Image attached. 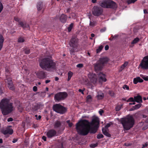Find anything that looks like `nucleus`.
I'll use <instances>...</instances> for the list:
<instances>
[{
    "label": "nucleus",
    "instance_id": "43",
    "mask_svg": "<svg viewBox=\"0 0 148 148\" xmlns=\"http://www.w3.org/2000/svg\"><path fill=\"white\" fill-rule=\"evenodd\" d=\"M74 48L72 49L71 50H70V53L71 55H73L74 52H75Z\"/></svg>",
    "mask_w": 148,
    "mask_h": 148
},
{
    "label": "nucleus",
    "instance_id": "56",
    "mask_svg": "<svg viewBox=\"0 0 148 148\" xmlns=\"http://www.w3.org/2000/svg\"><path fill=\"white\" fill-rule=\"evenodd\" d=\"M109 46H108V45H106V46H105V50H108L109 49Z\"/></svg>",
    "mask_w": 148,
    "mask_h": 148
},
{
    "label": "nucleus",
    "instance_id": "45",
    "mask_svg": "<svg viewBox=\"0 0 148 148\" xmlns=\"http://www.w3.org/2000/svg\"><path fill=\"white\" fill-rule=\"evenodd\" d=\"M119 37V35H116L114 36H112L111 37H112V38H113L114 40L116 39Z\"/></svg>",
    "mask_w": 148,
    "mask_h": 148
},
{
    "label": "nucleus",
    "instance_id": "17",
    "mask_svg": "<svg viewBox=\"0 0 148 148\" xmlns=\"http://www.w3.org/2000/svg\"><path fill=\"white\" fill-rule=\"evenodd\" d=\"M134 102H136L138 103H142L143 101L140 95L135 96L134 97Z\"/></svg>",
    "mask_w": 148,
    "mask_h": 148
},
{
    "label": "nucleus",
    "instance_id": "41",
    "mask_svg": "<svg viewBox=\"0 0 148 148\" xmlns=\"http://www.w3.org/2000/svg\"><path fill=\"white\" fill-rule=\"evenodd\" d=\"M83 66V64H79L77 65V67L79 68H82Z\"/></svg>",
    "mask_w": 148,
    "mask_h": 148
},
{
    "label": "nucleus",
    "instance_id": "34",
    "mask_svg": "<svg viewBox=\"0 0 148 148\" xmlns=\"http://www.w3.org/2000/svg\"><path fill=\"white\" fill-rule=\"evenodd\" d=\"M128 64V62H125L121 66V68L122 69H124V68L127 66Z\"/></svg>",
    "mask_w": 148,
    "mask_h": 148
},
{
    "label": "nucleus",
    "instance_id": "37",
    "mask_svg": "<svg viewBox=\"0 0 148 148\" xmlns=\"http://www.w3.org/2000/svg\"><path fill=\"white\" fill-rule=\"evenodd\" d=\"M104 136L102 134H99L97 136V138L98 139H99L101 138H103Z\"/></svg>",
    "mask_w": 148,
    "mask_h": 148
},
{
    "label": "nucleus",
    "instance_id": "28",
    "mask_svg": "<svg viewBox=\"0 0 148 148\" xmlns=\"http://www.w3.org/2000/svg\"><path fill=\"white\" fill-rule=\"evenodd\" d=\"M87 101L88 102H90L92 101V97L90 95H88L86 97Z\"/></svg>",
    "mask_w": 148,
    "mask_h": 148
},
{
    "label": "nucleus",
    "instance_id": "18",
    "mask_svg": "<svg viewBox=\"0 0 148 148\" xmlns=\"http://www.w3.org/2000/svg\"><path fill=\"white\" fill-rule=\"evenodd\" d=\"M67 16L66 15L62 14L60 16V21L62 23H65L66 21Z\"/></svg>",
    "mask_w": 148,
    "mask_h": 148
},
{
    "label": "nucleus",
    "instance_id": "15",
    "mask_svg": "<svg viewBox=\"0 0 148 148\" xmlns=\"http://www.w3.org/2000/svg\"><path fill=\"white\" fill-rule=\"evenodd\" d=\"M37 77L40 79H43L45 78L47 76V74L44 71H39L36 73Z\"/></svg>",
    "mask_w": 148,
    "mask_h": 148
},
{
    "label": "nucleus",
    "instance_id": "49",
    "mask_svg": "<svg viewBox=\"0 0 148 148\" xmlns=\"http://www.w3.org/2000/svg\"><path fill=\"white\" fill-rule=\"evenodd\" d=\"M142 78L145 81H148V77L144 76L142 77Z\"/></svg>",
    "mask_w": 148,
    "mask_h": 148
},
{
    "label": "nucleus",
    "instance_id": "29",
    "mask_svg": "<svg viewBox=\"0 0 148 148\" xmlns=\"http://www.w3.org/2000/svg\"><path fill=\"white\" fill-rule=\"evenodd\" d=\"M73 23H71L69 26L68 28V30L69 32H70L71 31L72 28L73 27Z\"/></svg>",
    "mask_w": 148,
    "mask_h": 148
},
{
    "label": "nucleus",
    "instance_id": "52",
    "mask_svg": "<svg viewBox=\"0 0 148 148\" xmlns=\"http://www.w3.org/2000/svg\"><path fill=\"white\" fill-rule=\"evenodd\" d=\"M148 145V143L147 142L145 144H143V147H142V148H144L145 147H146Z\"/></svg>",
    "mask_w": 148,
    "mask_h": 148
},
{
    "label": "nucleus",
    "instance_id": "60",
    "mask_svg": "<svg viewBox=\"0 0 148 148\" xmlns=\"http://www.w3.org/2000/svg\"><path fill=\"white\" fill-rule=\"evenodd\" d=\"M14 20H15V21H18V23H19V22H20L19 21V19L18 18H14Z\"/></svg>",
    "mask_w": 148,
    "mask_h": 148
},
{
    "label": "nucleus",
    "instance_id": "55",
    "mask_svg": "<svg viewBox=\"0 0 148 148\" xmlns=\"http://www.w3.org/2000/svg\"><path fill=\"white\" fill-rule=\"evenodd\" d=\"M147 127V125L145 126L142 128V130H145L148 128V127Z\"/></svg>",
    "mask_w": 148,
    "mask_h": 148
},
{
    "label": "nucleus",
    "instance_id": "23",
    "mask_svg": "<svg viewBox=\"0 0 148 148\" xmlns=\"http://www.w3.org/2000/svg\"><path fill=\"white\" fill-rule=\"evenodd\" d=\"M142 105L141 103L137 104L133 106L132 108H130L129 110V111H132L136 110H137L139 109L141 106Z\"/></svg>",
    "mask_w": 148,
    "mask_h": 148
},
{
    "label": "nucleus",
    "instance_id": "19",
    "mask_svg": "<svg viewBox=\"0 0 148 148\" xmlns=\"http://www.w3.org/2000/svg\"><path fill=\"white\" fill-rule=\"evenodd\" d=\"M61 125L62 123L60 121H56L54 123V127L56 129L59 128L61 127Z\"/></svg>",
    "mask_w": 148,
    "mask_h": 148
},
{
    "label": "nucleus",
    "instance_id": "42",
    "mask_svg": "<svg viewBox=\"0 0 148 148\" xmlns=\"http://www.w3.org/2000/svg\"><path fill=\"white\" fill-rule=\"evenodd\" d=\"M109 94L111 96H113L114 95V93L112 91H109Z\"/></svg>",
    "mask_w": 148,
    "mask_h": 148
},
{
    "label": "nucleus",
    "instance_id": "21",
    "mask_svg": "<svg viewBox=\"0 0 148 148\" xmlns=\"http://www.w3.org/2000/svg\"><path fill=\"white\" fill-rule=\"evenodd\" d=\"M143 81V80L139 77H138L136 78H134L133 80V82L135 84H136L138 82H142Z\"/></svg>",
    "mask_w": 148,
    "mask_h": 148
},
{
    "label": "nucleus",
    "instance_id": "8",
    "mask_svg": "<svg viewBox=\"0 0 148 148\" xmlns=\"http://www.w3.org/2000/svg\"><path fill=\"white\" fill-rule=\"evenodd\" d=\"M68 94L66 92H60L56 94L54 96V99L56 101H58L63 100L67 96Z\"/></svg>",
    "mask_w": 148,
    "mask_h": 148
},
{
    "label": "nucleus",
    "instance_id": "6",
    "mask_svg": "<svg viewBox=\"0 0 148 148\" xmlns=\"http://www.w3.org/2000/svg\"><path fill=\"white\" fill-rule=\"evenodd\" d=\"M99 5L101 7L105 8L114 9L117 7L116 3L112 0H103L100 1Z\"/></svg>",
    "mask_w": 148,
    "mask_h": 148
},
{
    "label": "nucleus",
    "instance_id": "7",
    "mask_svg": "<svg viewBox=\"0 0 148 148\" xmlns=\"http://www.w3.org/2000/svg\"><path fill=\"white\" fill-rule=\"evenodd\" d=\"M53 109L55 112L60 114H64L67 112L66 107L62 106L60 103L56 104L53 106Z\"/></svg>",
    "mask_w": 148,
    "mask_h": 148
},
{
    "label": "nucleus",
    "instance_id": "40",
    "mask_svg": "<svg viewBox=\"0 0 148 148\" xmlns=\"http://www.w3.org/2000/svg\"><path fill=\"white\" fill-rule=\"evenodd\" d=\"M39 109V107L38 105H35L33 108V110L35 111Z\"/></svg>",
    "mask_w": 148,
    "mask_h": 148
},
{
    "label": "nucleus",
    "instance_id": "1",
    "mask_svg": "<svg viewBox=\"0 0 148 148\" xmlns=\"http://www.w3.org/2000/svg\"><path fill=\"white\" fill-rule=\"evenodd\" d=\"M99 124V118L95 117L92 119L91 122L86 120L78 122L76 125V129L81 135H86L89 132L90 133L95 134L97 131Z\"/></svg>",
    "mask_w": 148,
    "mask_h": 148
},
{
    "label": "nucleus",
    "instance_id": "20",
    "mask_svg": "<svg viewBox=\"0 0 148 148\" xmlns=\"http://www.w3.org/2000/svg\"><path fill=\"white\" fill-rule=\"evenodd\" d=\"M43 5L41 1L38 2L37 4V8L38 11H39L43 8Z\"/></svg>",
    "mask_w": 148,
    "mask_h": 148
},
{
    "label": "nucleus",
    "instance_id": "24",
    "mask_svg": "<svg viewBox=\"0 0 148 148\" xmlns=\"http://www.w3.org/2000/svg\"><path fill=\"white\" fill-rule=\"evenodd\" d=\"M102 130L103 133L104 135L108 136V137H110L111 135L107 132V130L106 129H105L104 128H103L102 129Z\"/></svg>",
    "mask_w": 148,
    "mask_h": 148
},
{
    "label": "nucleus",
    "instance_id": "44",
    "mask_svg": "<svg viewBox=\"0 0 148 148\" xmlns=\"http://www.w3.org/2000/svg\"><path fill=\"white\" fill-rule=\"evenodd\" d=\"M91 81L92 82H93L94 83H95L97 82V79L95 78H94L93 79H92L91 80Z\"/></svg>",
    "mask_w": 148,
    "mask_h": 148
},
{
    "label": "nucleus",
    "instance_id": "3",
    "mask_svg": "<svg viewBox=\"0 0 148 148\" xmlns=\"http://www.w3.org/2000/svg\"><path fill=\"white\" fill-rule=\"evenodd\" d=\"M0 108L3 115H7L15 110L13 103L10 101V99L5 98L2 99L0 102Z\"/></svg>",
    "mask_w": 148,
    "mask_h": 148
},
{
    "label": "nucleus",
    "instance_id": "16",
    "mask_svg": "<svg viewBox=\"0 0 148 148\" xmlns=\"http://www.w3.org/2000/svg\"><path fill=\"white\" fill-rule=\"evenodd\" d=\"M99 80L100 82L103 81L106 82V79L105 78V75L103 74L101 72H100L98 74Z\"/></svg>",
    "mask_w": 148,
    "mask_h": 148
},
{
    "label": "nucleus",
    "instance_id": "14",
    "mask_svg": "<svg viewBox=\"0 0 148 148\" xmlns=\"http://www.w3.org/2000/svg\"><path fill=\"white\" fill-rule=\"evenodd\" d=\"M1 131L2 133L5 135L7 134L11 135L13 132V130L9 127H7L5 128H2L1 129Z\"/></svg>",
    "mask_w": 148,
    "mask_h": 148
},
{
    "label": "nucleus",
    "instance_id": "10",
    "mask_svg": "<svg viewBox=\"0 0 148 148\" xmlns=\"http://www.w3.org/2000/svg\"><path fill=\"white\" fill-rule=\"evenodd\" d=\"M103 12V10L101 8L96 6L93 8L92 13L94 16H99L102 14Z\"/></svg>",
    "mask_w": 148,
    "mask_h": 148
},
{
    "label": "nucleus",
    "instance_id": "47",
    "mask_svg": "<svg viewBox=\"0 0 148 148\" xmlns=\"http://www.w3.org/2000/svg\"><path fill=\"white\" fill-rule=\"evenodd\" d=\"M89 25L90 26H93L94 25V22H92L90 21V22Z\"/></svg>",
    "mask_w": 148,
    "mask_h": 148
},
{
    "label": "nucleus",
    "instance_id": "59",
    "mask_svg": "<svg viewBox=\"0 0 148 148\" xmlns=\"http://www.w3.org/2000/svg\"><path fill=\"white\" fill-rule=\"evenodd\" d=\"M17 139H14L12 141V142L13 143H16V142H17Z\"/></svg>",
    "mask_w": 148,
    "mask_h": 148
},
{
    "label": "nucleus",
    "instance_id": "22",
    "mask_svg": "<svg viewBox=\"0 0 148 148\" xmlns=\"http://www.w3.org/2000/svg\"><path fill=\"white\" fill-rule=\"evenodd\" d=\"M19 24L23 28H28L29 27V25L25 22H19Z\"/></svg>",
    "mask_w": 148,
    "mask_h": 148
},
{
    "label": "nucleus",
    "instance_id": "32",
    "mask_svg": "<svg viewBox=\"0 0 148 148\" xmlns=\"http://www.w3.org/2000/svg\"><path fill=\"white\" fill-rule=\"evenodd\" d=\"M18 41L19 42H23L25 41V40L23 37H20L18 38Z\"/></svg>",
    "mask_w": 148,
    "mask_h": 148
},
{
    "label": "nucleus",
    "instance_id": "50",
    "mask_svg": "<svg viewBox=\"0 0 148 148\" xmlns=\"http://www.w3.org/2000/svg\"><path fill=\"white\" fill-rule=\"evenodd\" d=\"M111 125V124L110 123H108L107 125L105 126V127L106 129L108 127H110Z\"/></svg>",
    "mask_w": 148,
    "mask_h": 148
},
{
    "label": "nucleus",
    "instance_id": "30",
    "mask_svg": "<svg viewBox=\"0 0 148 148\" xmlns=\"http://www.w3.org/2000/svg\"><path fill=\"white\" fill-rule=\"evenodd\" d=\"M24 51L25 53L26 54H28L30 53V49L27 48H25Z\"/></svg>",
    "mask_w": 148,
    "mask_h": 148
},
{
    "label": "nucleus",
    "instance_id": "58",
    "mask_svg": "<svg viewBox=\"0 0 148 148\" xmlns=\"http://www.w3.org/2000/svg\"><path fill=\"white\" fill-rule=\"evenodd\" d=\"M106 30V28H104L103 29H102L100 30V32H104Z\"/></svg>",
    "mask_w": 148,
    "mask_h": 148
},
{
    "label": "nucleus",
    "instance_id": "35",
    "mask_svg": "<svg viewBox=\"0 0 148 148\" xmlns=\"http://www.w3.org/2000/svg\"><path fill=\"white\" fill-rule=\"evenodd\" d=\"M97 97L99 99H101L103 97L104 95L103 93H102L101 95H98Z\"/></svg>",
    "mask_w": 148,
    "mask_h": 148
},
{
    "label": "nucleus",
    "instance_id": "11",
    "mask_svg": "<svg viewBox=\"0 0 148 148\" xmlns=\"http://www.w3.org/2000/svg\"><path fill=\"white\" fill-rule=\"evenodd\" d=\"M78 39L77 38H73L70 41L69 45L73 48H76L78 47Z\"/></svg>",
    "mask_w": 148,
    "mask_h": 148
},
{
    "label": "nucleus",
    "instance_id": "64",
    "mask_svg": "<svg viewBox=\"0 0 148 148\" xmlns=\"http://www.w3.org/2000/svg\"><path fill=\"white\" fill-rule=\"evenodd\" d=\"M97 0H92V2L93 3H96Z\"/></svg>",
    "mask_w": 148,
    "mask_h": 148
},
{
    "label": "nucleus",
    "instance_id": "63",
    "mask_svg": "<svg viewBox=\"0 0 148 148\" xmlns=\"http://www.w3.org/2000/svg\"><path fill=\"white\" fill-rule=\"evenodd\" d=\"M41 116L40 115H39L38 117H37L36 119L37 120H39L41 118Z\"/></svg>",
    "mask_w": 148,
    "mask_h": 148
},
{
    "label": "nucleus",
    "instance_id": "36",
    "mask_svg": "<svg viewBox=\"0 0 148 148\" xmlns=\"http://www.w3.org/2000/svg\"><path fill=\"white\" fill-rule=\"evenodd\" d=\"M127 102H134V98L131 97L130 98L127 100Z\"/></svg>",
    "mask_w": 148,
    "mask_h": 148
},
{
    "label": "nucleus",
    "instance_id": "46",
    "mask_svg": "<svg viewBox=\"0 0 148 148\" xmlns=\"http://www.w3.org/2000/svg\"><path fill=\"white\" fill-rule=\"evenodd\" d=\"M13 120V119L12 117H10L7 119V121L8 122L12 121Z\"/></svg>",
    "mask_w": 148,
    "mask_h": 148
},
{
    "label": "nucleus",
    "instance_id": "26",
    "mask_svg": "<svg viewBox=\"0 0 148 148\" xmlns=\"http://www.w3.org/2000/svg\"><path fill=\"white\" fill-rule=\"evenodd\" d=\"M68 78L67 79V80L69 81L71 79V77L73 75V73L71 72V71H69L68 73Z\"/></svg>",
    "mask_w": 148,
    "mask_h": 148
},
{
    "label": "nucleus",
    "instance_id": "61",
    "mask_svg": "<svg viewBox=\"0 0 148 148\" xmlns=\"http://www.w3.org/2000/svg\"><path fill=\"white\" fill-rule=\"evenodd\" d=\"M69 127H71L73 125V123H69Z\"/></svg>",
    "mask_w": 148,
    "mask_h": 148
},
{
    "label": "nucleus",
    "instance_id": "54",
    "mask_svg": "<svg viewBox=\"0 0 148 148\" xmlns=\"http://www.w3.org/2000/svg\"><path fill=\"white\" fill-rule=\"evenodd\" d=\"M57 148H64L62 143H60L59 147H58Z\"/></svg>",
    "mask_w": 148,
    "mask_h": 148
},
{
    "label": "nucleus",
    "instance_id": "13",
    "mask_svg": "<svg viewBox=\"0 0 148 148\" xmlns=\"http://www.w3.org/2000/svg\"><path fill=\"white\" fill-rule=\"evenodd\" d=\"M5 82L7 83L8 87L10 90H14V88L11 78H8L6 79Z\"/></svg>",
    "mask_w": 148,
    "mask_h": 148
},
{
    "label": "nucleus",
    "instance_id": "62",
    "mask_svg": "<svg viewBox=\"0 0 148 148\" xmlns=\"http://www.w3.org/2000/svg\"><path fill=\"white\" fill-rule=\"evenodd\" d=\"M50 82V80H47L45 81V83L46 84L49 83Z\"/></svg>",
    "mask_w": 148,
    "mask_h": 148
},
{
    "label": "nucleus",
    "instance_id": "27",
    "mask_svg": "<svg viewBox=\"0 0 148 148\" xmlns=\"http://www.w3.org/2000/svg\"><path fill=\"white\" fill-rule=\"evenodd\" d=\"M139 40V39L138 38H135L132 42L131 44H134L137 43Z\"/></svg>",
    "mask_w": 148,
    "mask_h": 148
},
{
    "label": "nucleus",
    "instance_id": "2",
    "mask_svg": "<svg viewBox=\"0 0 148 148\" xmlns=\"http://www.w3.org/2000/svg\"><path fill=\"white\" fill-rule=\"evenodd\" d=\"M39 66L42 69L52 71L56 69V64L51 56H48L42 59L39 62Z\"/></svg>",
    "mask_w": 148,
    "mask_h": 148
},
{
    "label": "nucleus",
    "instance_id": "31",
    "mask_svg": "<svg viewBox=\"0 0 148 148\" xmlns=\"http://www.w3.org/2000/svg\"><path fill=\"white\" fill-rule=\"evenodd\" d=\"M103 48L102 45H100L99 47V48L96 50V52L97 53H99L102 49Z\"/></svg>",
    "mask_w": 148,
    "mask_h": 148
},
{
    "label": "nucleus",
    "instance_id": "9",
    "mask_svg": "<svg viewBox=\"0 0 148 148\" xmlns=\"http://www.w3.org/2000/svg\"><path fill=\"white\" fill-rule=\"evenodd\" d=\"M139 66L143 69H148V56H145L143 58Z\"/></svg>",
    "mask_w": 148,
    "mask_h": 148
},
{
    "label": "nucleus",
    "instance_id": "4",
    "mask_svg": "<svg viewBox=\"0 0 148 148\" xmlns=\"http://www.w3.org/2000/svg\"><path fill=\"white\" fill-rule=\"evenodd\" d=\"M120 122L122 125L124 130H128L132 128L134 124V120L132 116L122 118Z\"/></svg>",
    "mask_w": 148,
    "mask_h": 148
},
{
    "label": "nucleus",
    "instance_id": "25",
    "mask_svg": "<svg viewBox=\"0 0 148 148\" xmlns=\"http://www.w3.org/2000/svg\"><path fill=\"white\" fill-rule=\"evenodd\" d=\"M4 39L2 36H0V51L2 47Z\"/></svg>",
    "mask_w": 148,
    "mask_h": 148
},
{
    "label": "nucleus",
    "instance_id": "38",
    "mask_svg": "<svg viewBox=\"0 0 148 148\" xmlns=\"http://www.w3.org/2000/svg\"><path fill=\"white\" fill-rule=\"evenodd\" d=\"M123 88L124 89H126L127 90H129V87L126 85H124L123 87Z\"/></svg>",
    "mask_w": 148,
    "mask_h": 148
},
{
    "label": "nucleus",
    "instance_id": "33",
    "mask_svg": "<svg viewBox=\"0 0 148 148\" xmlns=\"http://www.w3.org/2000/svg\"><path fill=\"white\" fill-rule=\"evenodd\" d=\"M122 105H119L117 106L115 108V110L116 111H119L121 109Z\"/></svg>",
    "mask_w": 148,
    "mask_h": 148
},
{
    "label": "nucleus",
    "instance_id": "51",
    "mask_svg": "<svg viewBox=\"0 0 148 148\" xmlns=\"http://www.w3.org/2000/svg\"><path fill=\"white\" fill-rule=\"evenodd\" d=\"M103 112H104V111H103V110H100L99 111V114L101 115H102V113Z\"/></svg>",
    "mask_w": 148,
    "mask_h": 148
},
{
    "label": "nucleus",
    "instance_id": "53",
    "mask_svg": "<svg viewBox=\"0 0 148 148\" xmlns=\"http://www.w3.org/2000/svg\"><path fill=\"white\" fill-rule=\"evenodd\" d=\"M84 90H82L81 89H79L78 90V91L79 92H81L82 94H84Z\"/></svg>",
    "mask_w": 148,
    "mask_h": 148
},
{
    "label": "nucleus",
    "instance_id": "48",
    "mask_svg": "<svg viewBox=\"0 0 148 148\" xmlns=\"http://www.w3.org/2000/svg\"><path fill=\"white\" fill-rule=\"evenodd\" d=\"M33 89L34 91L36 92L37 90V88L36 86H34L33 87Z\"/></svg>",
    "mask_w": 148,
    "mask_h": 148
},
{
    "label": "nucleus",
    "instance_id": "39",
    "mask_svg": "<svg viewBox=\"0 0 148 148\" xmlns=\"http://www.w3.org/2000/svg\"><path fill=\"white\" fill-rule=\"evenodd\" d=\"M3 9V5L1 3V2L0 1V13L2 11Z\"/></svg>",
    "mask_w": 148,
    "mask_h": 148
},
{
    "label": "nucleus",
    "instance_id": "57",
    "mask_svg": "<svg viewBox=\"0 0 148 148\" xmlns=\"http://www.w3.org/2000/svg\"><path fill=\"white\" fill-rule=\"evenodd\" d=\"M46 137L45 136H43L42 137V139L45 141H46Z\"/></svg>",
    "mask_w": 148,
    "mask_h": 148
},
{
    "label": "nucleus",
    "instance_id": "5",
    "mask_svg": "<svg viewBox=\"0 0 148 148\" xmlns=\"http://www.w3.org/2000/svg\"><path fill=\"white\" fill-rule=\"evenodd\" d=\"M108 59L107 58H100L99 60L93 64L95 71L97 73L101 71L104 66V64L107 63Z\"/></svg>",
    "mask_w": 148,
    "mask_h": 148
},
{
    "label": "nucleus",
    "instance_id": "12",
    "mask_svg": "<svg viewBox=\"0 0 148 148\" xmlns=\"http://www.w3.org/2000/svg\"><path fill=\"white\" fill-rule=\"evenodd\" d=\"M47 136L48 138H51L57 136V132L53 129L50 130L47 132Z\"/></svg>",
    "mask_w": 148,
    "mask_h": 148
}]
</instances>
